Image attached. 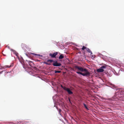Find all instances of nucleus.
Wrapping results in <instances>:
<instances>
[{
    "label": "nucleus",
    "mask_w": 124,
    "mask_h": 124,
    "mask_svg": "<svg viewBox=\"0 0 124 124\" xmlns=\"http://www.w3.org/2000/svg\"><path fill=\"white\" fill-rule=\"evenodd\" d=\"M75 68L76 69H77L78 70L81 72H85L84 73H82L81 72L79 71H77L76 73L79 74H80L83 76H85L86 77L89 76L90 75V73L88 71L87 69L84 68H83L79 66H76L75 67Z\"/></svg>",
    "instance_id": "nucleus-1"
},
{
    "label": "nucleus",
    "mask_w": 124,
    "mask_h": 124,
    "mask_svg": "<svg viewBox=\"0 0 124 124\" xmlns=\"http://www.w3.org/2000/svg\"><path fill=\"white\" fill-rule=\"evenodd\" d=\"M52 64L53 66L56 67L60 66L62 65L61 63L58 62L56 61H54Z\"/></svg>",
    "instance_id": "nucleus-2"
},
{
    "label": "nucleus",
    "mask_w": 124,
    "mask_h": 124,
    "mask_svg": "<svg viewBox=\"0 0 124 124\" xmlns=\"http://www.w3.org/2000/svg\"><path fill=\"white\" fill-rule=\"evenodd\" d=\"M58 52H56L54 53L53 54L50 53L49 54L50 56H51L52 58H55Z\"/></svg>",
    "instance_id": "nucleus-3"
},
{
    "label": "nucleus",
    "mask_w": 124,
    "mask_h": 124,
    "mask_svg": "<svg viewBox=\"0 0 124 124\" xmlns=\"http://www.w3.org/2000/svg\"><path fill=\"white\" fill-rule=\"evenodd\" d=\"M65 90L67 91L69 94H73V92L70 91L69 88H66Z\"/></svg>",
    "instance_id": "nucleus-4"
},
{
    "label": "nucleus",
    "mask_w": 124,
    "mask_h": 124,
    "mask_svg": "<svg viewBox=\"0 0 124 124\" xmlns=\"http://www.w3.org/2000/svg\"><path fill=\"white\" fill-rule=\"evenodd\" d=\"M5 76L7 77L8 78H10L11 77V75L9 73H9H8L5 74Z\"/></svg>",
    "instance_id": "nucleus-5"
},
{
    "label": "nucleus",
    "mask_w": 124,
    "mask_h": 124,
    "mask_svg": "<svg viewBox=\"0 0 124 124\" xmlns=\"http://www.w3.org/2000/svg\"><path fill=\"white\" fill-rule=\"evenodd\" d=\"M86 51L89 53H90V55H91L93 53L91 50L88 48H87L86 49Z\"/></svg>",
    "instance_id": "nucleus-6"
},
{
    "label": "nucleus",
    "mask_w": 124,
    "mask_h": 124,
    "mask_svg": "<svg viewBox=\"0 0 124 124\" xmlns=\"http://www.w3.org/2000/svg\"><path fill=\"white\" fill-rule=\"evenodd\" d=\"M104 71L103 69L101 68L97 70V71L99 72H102Z\"/></svg>",
    "instance_id": "nucleus-7"
},
{
    "label": "nucleus",
    "mask_w": 124,
    "mask_h": 124,
    "mask_svg": "<svg viewBox=\"0 0 124 124\" xmlns=\"http://www.w3.org/2000/svg\"><path fill=\"white\" fill-rule=\"evenodd\" d=\"M54 61L52 60H47V62H50V63H51L52 62H53V63Z\"/></svg>",
    "instance_id": "nucleus-8"
},
{
    "label": "nucleus",
    "mask_w": 124,
    "mask_h": 124,
    "mask_svg": "<svg viewBox=\"0 0 124 124\" xmlns=\"http://www.w3.org/2000/svg\"><path fill=\"white\" fill-rule=\"evenodd\" d=\"M13 66V64H11L10 65H6L5 66V67L6 68H9Z\"/></svg>",
    "instance_id": "nucleus-9"
},
{
    "label": "nucleus",
    "mask_w": 124,
    "mask_h": 124,
    "mask_svg": "<svg viewBox=\"0 0 124 124\" xmlns=\"http://www.w3.org/2000/svg\"><path fill=\"white\" fill-rule=\"evenodd\" d=\"M107 66V65L106 64H104V65L102 66L101 67V68H102V69H105Z\"/></svg>",
    "instance_id": "nucleus-10"
},
{
    "label": "nucleus",
    "mask_w": 124,
    "mask_h": 124,
    "mask_svg": "<svg viewBox=\"0 0 124 124\" xmlns=\"http://www.w3.org/2000/svg\"><path fill=\"white\" fill-rule=\"evenodd\" d=\"M64 57L61 54L60 55V56L59 57V59H62Z\"/></svg>",
    "instance_id": "nucleus-11"
},
{
    "label": "nucleus",
    "mask_w": 124,
    "mask_h": 124,
    "mask_svg": "<svg viewBox=\"0 0 124 124\" xmlns=\"http://www.w3.org/2000/svg\"><path fill=\"white\" fill-rule=\"evenodd\" d=\"M87 48V47H85V46H83V47L81 49L82 50H83L85 49L86 50V49Z\"/></svg>",
    "instance_id": "nucleus-12"
},
{
    "label": "nucleus",
    "mask_w": 124,
    "mask_h": 124,
    "mask_svg": "<svg viewBox=\"0 0 124 124\" xmlns=\"http://www.w3.org/2000/svg\"><path fill=\"white\" fill-rule=\"evenodd\" d=\"M44 64H45L46 65H51V64L50 63H49L48 62H44Z\"/></svg>",
    "instance_id": "nucleus-13"
},
{
    "label": "nucleus",
    "mask_w": 124,
    "mask_h": 124,
    "mask_svg": "<svg viewBox=\"0 0 124 124\" xmlns=\"http://www.w3.org/2000/svg\"><path fill=\"white\" fill-rule=\"evenodd\" d=\"M83 105L84 106V107H85V108L86 109H87V110L89 109L88 108H87V106H86V105L85 104V103H84Z\"/></svg>",
    "instance_id": "nucleus-14"
},
{
    "label": "nucleus",
    "mask_w": 124,
    "mask_h": 124,
    "mask_svg": "<svg viewBox=\"0 0 124 124\" xmlns=\"http://www.w3.org/2000/svg\"><path fill=\"white\" fill-rule=\"evenodd\" d=\"M26 61L28 62V63L30 65V64H31V63L32 62L31 61H28V60H26Z\"/></svg>",
    "instance_id": "nucleus-15"
},
{
    "label": "nucleus",
    "mask_w": 124,
    "mask_h": 124,
    "mask_svg": "<svg viewBox=\"0 0 124 124\" xmlns=\"http://www.w3.org/2000/svg\"><path fill=\"white\" fill-rule=\"evenodd\" d=\"M61 87L63 88L64 90H65L66 89V87L65 86H63L62 85H61Z\"/></svg>",
    "instance_id": "nucleus-16"
},
{
    "label": "nucleus",
    "mask_w": 124,
    "mask_h": 124,
    "mask_svg": "<svg viewBox=\"0 0 124 124\" xmlns=\"http://www.w3.org/2000/svg\"><path fill=\"white\" fill-rule=\"evenodd\" d=\"M61 72V71H56L55 70V73H60Z\"/></svg>",
    "instance_id": "nucleus-17"
},
{
    "label": "nucleus",
    "mask_w": 124,
    "mask_h": 124,
    "mask_svg": "<svg viewBox=\"0 0 124 124\" xmlns=\"http://www.w3.org/2000/svg\"><path fill=\"white\" fill-rule=\"evenodd\" d=\"M61 109H59V113L60 114V115H61Z\"/></svg>",
    "instance_id": "nucleus-18"
},
{
    "label": "nucleus",
    "mask_w": 124,
    "mask_h": 124,
    "mask_svg": "<svg viewBox=\"0 0 124 124\" xmlns=\"http://www.w3.org/2000/svg\"><path fill=\"white\" fill-rule=\"evenodd\" d=\"M3 72V71H2L0 72V74H1Z\"/></svg>",
    "instance_id": "nucleus-19"
},
{
    "label": "nucleus",
    "mask_w": 124,
    "mask_h": 124,
    "mask_svg": "<svg viewBox=\"0 0 124 124\" xmlns=\"http://www.w3.org/2000/svg\"><path fill=\"white\" fill-rule=\"evenodd\" d=\"M69 101H70V102L71 103V102H70V99H69Z\"/></svg>",
    "instance_id": "nucleus-20"
},
{
    "label": "nucleus",
    "mask_w": 124,
    "mask_h": 124,
    "mask_svg": "<svg viewBox=\"0 0 124 124\" xmlns=\"http://www.w3.org/2000/svg\"><path fill=\"white\" fill-rule=\"evenodd\" d=\"M21 122H19L18 123L20 124H21Z\"/></svg>",
    "instance_id": "nucleus-21"
},
{
    "label": "nucleus",
    "mask_w": 124,
    "mask_h": 124,
    "mask_svg": "<svg viewBox=\"0 0 124 124\" xmlns=\"http://www.w3.org/2000/svg\"><path fill=\"white\" fill-rule=\"evenodd\" d=\"M94 57L93 56V55H92V58H94Z\"/></svg>",
    "instance_id": "nucleus-22"
},
{
    "label": "nucleus",
    "mask_w": 124,
    "mask_h": 124,
    "mask_svg": "<svg viewBox=\"0 0 124 124\" xmlns=\"http://www.w3.org/2000/svg\"><path fill=\"white\" fill-rule=\"evenodd\" d=\"M33 54L34 55H36L37 54H35L34 53H33Z\"/></svg>",
    "instance_id": "nucleus-23"
},
{
    "label": "nucleus",
    "mask_w": 124,
    "mask_h": 124,
    "mask_svg": "<svg viewBox=\"0 0 124 124\" xmlns=\"http://www.w3.org/2000/svg\"><path fill=\"white\" fill-rule=\"evenodd\" d=\"M23 123L24 124V123H23V122H22V124H23Z\"/></svg>",
    "instance_id": "nucleus-24"
}]
</instances>
